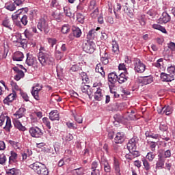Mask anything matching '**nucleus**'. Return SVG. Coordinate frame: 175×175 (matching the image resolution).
Masks as SVG:
<instances>
[{"mask_svg": "<svg viewBox=\"0 0 175 175\" xmlns=\"http://www.w3.org/2000/svg\"><path fill=\"white\" fill-rule=\"evenodd\" d=\"M17 97V94L14 90H13L12 93L10 94L7 97H5L3 100L4 105H8L9 106L10 103H12L14 99Z\"/></svg>", "mask_w": 175, "mask_h": 175, "instance_id": "10", "label": "nucleus"}, {"mask_svg": "<svg viewBox=\"0 0 175 175\" xmlns=\"http://www.w3.org/2000/svg\"><path fill=\"white\" fill-rule=\"evenodd\" d=\"M95 47H96L95 42L91 40L84 41L82 46L83 51H85V53H88V54H92V53L95 51Z\"/></svg>", "mask_w": 175, "mask_h": 175, "instance_id": "5", "label": "nucleus"}, {"mask_svg": "<svg viewBox=\"0 0 175 175\" xmlns=\"http://www.w3.org/2000/svg\"><path fill=\"white\" fill-rule=\"evenodd\" d=\"M121 11V4L120 3H117L116 5L113 7V12L116 17V18H120L119 12Z\"/></svg>", "mask_w": 175, "mask_h": 175, "instance_id": "28", "label": "nucleus"}, {"mask_svg": "<svg viewBox=\"0 0 175 175\" xmlns=\"http://www.w3.org/2000/svg\"><path fill=\"white\" fill-rule=\"evenodd\" d=\"M162 65H163V59L162 58L159 59L157 62L154 63V66H156V68H161Z\"/></svg>", "mask_w": 175, "mask_h": 175, "instance_id": "49", "label": "nucleus"}, {"mask_svg": "<svg viewBox=\"0 0 175 175\" xmlns=\"http://www.w3.org/2000/svg\"><path fill=\"white\" fill-rule=\"evenodd\" d=\"M134 70L137 73H143L146 70V65L139 59H135L134 62Z\"/></svg>", "mask_w": 175, "mask_h": 175, "instance_id": "6", "label": "nucleus"}, {"mask_svg": "<svg viewBox=\"0 0 175 175\" xmlns=\"http://www.w3.org/2000/svg\"><path fill=\"white\" fill-rule=\"evenodd\" d=\"M48 42L51 46L54 47V45L57 44V40L54 38H49Z\"/></svg>", "mask_w": 175, "mask_h": 175, "instance_id": "57", "label": "nucleus"}, {"mask_svg": "<svg viewBox=\"0 0 175 175\" xmlns=\"http://www.w3.org/2000/svg\"><path fill=\"white\" fill-rule=\"evenodd\" d=\"M49 120L51 121H59V113L57 110H53L49 113Z\"/></svg>", "mask_w": 175, "mask_h": 175, "instance_id": "17", "label": "nucleus"}, {"mask_svg": "<svg viewBox=\"0 0 175 175\" xmlns=\"http://www.w3.org/2000/svg\"><path fill=\"white\" fill-rule=\"evenodd\" d=\"M154 158H155V155L152 152H148L146 155V159H148V161H152Z\"/></svg>", "mask_w": 175, "mask_h": 175, "instance_id": "63", "label": "nucleus"}, {"mask_svg": "<svg viewBox=\"0 0 175 175\" xmlns=\"http://www.w3.org/2000/svg\"><path fill=\"white\" fill-rule=\"evenodd\" d=\"M142 161H143V165L144 166V169L147 171L150 170V169H151V166L150 165V163H148V161L144 159Z\"/></svg>", "mask_w": 175, "mask_h": 175, "instance_id": "48", "label": "nucleus"}, {"mask_svg": "<svg viewBox=\"0 0 175 175\" xmlns=\"http://www.w3.org/2000/svg\"><path fill=\"white\" fill-rule=\"evenodd\" d=\"M97 36L98 33H96V30L92 29L88 32L87 38L88 39H89V40L92 41L94 40V39H95V38H96Z\"/></svg>", "mask_w": 175, "mask_h": 175, "instance_id": "25", "label": "nucleus"}, {"mask_svg": "<svg viewBox=\"0 0 175 175\" xmlns=\"http://www.w3.org/2000/svg\"><path fill=\"white\" fill-rule=\"evenodd\" d=\"M103 96L102 95V89L98 88L96 92L94 93V99L95 100H102Z\"/></svg>", "mask_w": 175, "mask_h": 175, "instance_id": "29", "label": "nucleus"}, {"mask_svg": "<svg viewBox=\"0 0 175 175\" xmlns=\"http://www.w3.org/2000/svg\"><path fill=\"white\" fill-rule=\"evenodd\" d=\"M53 16L55 18L57 21H61V20H62V14H61V12H55L53 14Z\"/></svg>", "mask_w": 175, "mask_h": 175, "instance_id": "40", "label": "nucleus"}, {"mask_svg": "<svg viewBox=\"0 0 175 175\" xmlns=\"http://www.w3.org/2000/svg\"><path fill=\"white\" fill-rule=\"evenodd\" d=\"M0 126H3V129L6 132H10V129L13 128L12 126V120L8 116L1 115L0 116Z\"/></svg>", "mask_w": 175, "mask_h": 175, "instance_id": "3", "label": "nucleus"}, {"mask_svg": "<svg viewBox=\"0 0 175 175\" xmlns=\"http://www.w3.org/2000/svg\"><path fill=\"white\" fill-rule=\"evenodd\" d=\"M161 79L162 81L170 83V81H173V80H174V77H173V75H170V74L162 72L161 74Z\"/></svg>", "mask_w": 175, "mask_h": 175, "instance_id": "15", "label": "nucleus"}, {"mask_svg": "<svg viewBox=\"0 0 175 175\" xmlns=\"http://www.w3.org/2000/svg\"><path fill=\"white\" fill-rule=\"evenodd\" d=\"M168 47L172 50V51H175V43L174 42H170L168 44Z\"/></svg>", "mask_w": 175, "mask_h": 175, "instance_id": "64", "label": "nucleus"}, {"mask_svg": "<svg viewBox=\"0 0 175 175\" xmlns=\"http://www.w3.org/2000/svg\"><path fill=\"white\" fill-rule=\"evenodd\" d=\"M119 84H122L126 81H128V77L125 75V73H121L119 76H118V80Z\"/></svg>", "mask_w": 175, "mask_h": 175, "instance_id": "27", "label": "nucleus"}, {"mask_svg": "<svg viewBox=\"0 0 175 175\" xmlns=\"http://www.w3.org/2000/svg\"><path fill=\"white\" fill-rule=\"evenodd\" d=\"M66 125L70 129H77V126L72 122H67Z\"/></svg>", "mask_w": 175, "mask_h": 175, "instance_id": "59", "label": "nucleus"}, {"mask_svg": "<svg viewBox=\"0 0 175 175\" xmlns=\"http://www.w3.org/2000/svg\"><path fill=\"white\" fill-rule=\"evenodd\" d=\"M96 72H97L98 73H100L101 76L105 77V71L103 70V67H102V65H100V64L96 65Z\"/></svg>", "mask_w": 175, "mask_h": 175, "instance_id": "34", "label": "nucleus"}, {"mask_svg": "<svg viewBox=\"0 0 175 175\" xmlns=\"http://www.w3.org/2000/svg\"><path fill=\"white\" fill-rule=\"evenodd\" d=\"M2 25H3V27H5V28H8L11 31H13V28H12V25H10V21H9V19L5 18L3 21Z\"/></svg>", "mask_w": 175, "mask_h": 175, "instance_id": "36", "label": "nucleus"}, {"mask_svg": "<svg viewBox=\"0 0 175 175\" xmlns=\"http://www.w3.org/2000/svg\"><path fill=\"white\" fill-rule=\"evenodd\" d=\"M16 159H17V153L14 151H11V157H9V163L16 162Z\"/></svg>", "mask_w": 175, "mask_h": 175, "instance_id": "38", "label": "nucleus"}, {"mask_svg": "<svg viewBox=\"0 0 175 175\" xmlns=\"http://www.w3.org/2000/svg\"><path fill=\"white\" fill-rule=\"evenodd\" d=\"M64 11L67 17H72V16H73V14H72V11H70V9L68 8H64Z\"/></svg>", "mask_w": 175, "mask_h": 175, "instance_id": "51", "label": "nucleus"}, {"mask_svg": "<svg viewBox=\"0 0 175 175\" xmlns=\"http://www.w3.org/2000/svg\"><path fill=\"white\" fill-rule=\"evenodd\" d=\"M37 28L41 32H44V33H49V32H50V27L49 26V22H47V17L44 16L39 20Z\"/></svg>", "mask_w": 175, "mask_h": 175, "instance_id": "4", "label": "nucleus"}, {"mask_svg": "<svg viewBox=\"0 0 175 175\" xmlns=\"http://www.w3.org/2000/svg\"><path fill=\"white\" fill-rule=\"evenodd\" d=\"M145 135L146 137H152V139H158L159 136L158 134H154L151 131H146Z\"/></svg>", "mask_w": 175, "mask_h": 175, "instance_id": "37", "label": "nucleus"}, {"mask_svg": "<svg viewBox=\"0 0 175 175\" xmlns=\"http://www.w3.org/2000/svg\"><path fill=\"white\" fill-rule=\"evenodd\" d=\"M29 132L32 137H36V139L43 136V131L38 126L30 128Z\"/></svg>", "mask_w": 175, "mask_h": 175, "instance_id": "7", "label": "nucleus"}, {"mask_svg": "<svg viewBox=\"0 0 175 175\" xmlns=\"http://www.w3.org/2000/svg\"><path fill=\"white\" fill-rule=\"evenodd\" d=\"M70 31V26L69 25H64L62 27V33H68Z\"/></svg>", "mask_w": 175, "mask_h": 175, "instance_id": "43", "label": "nucleus"}, {"mask_svg": "<svg viewBox=\"0 0 175 175\" xmlns=\"http://www.w3.org/2000/svg\"><path fill=\"white\" fill-rule=\"evenodd\" d=\"M125 140V134L123 132H118L116 134L115 143L120 144Z\"/></svg>", "mask_w": 175, "mask_h": 175, "instance_id": "11", "label": "nucleus"}, {"mask_svg": "<svg viewBox=\"0 0 175 175\" xmlns=\"http://www.w3.org/2000/svg\"><path fill=\"white\" fill-rule=\"evenodd\" d=\"M118 79V75H117L116 72H112L108 75V81L111 83V84H116Z\"/></svg>", "mask_w": 175, "mask_h": 175, "instance_id": "18", "label": "nucleus"}, {"mask_svg": "<svg viewBox=\"0 0 175 175\" xmlns=\"http://www.w3.org/2000/svg\"><path fill=\"white\" fill-rule=\"evenodd\" d=\"M114 118L116 120V121H117L118 122H122L123 120L125 119V118L122 116L120 115H116L114 116Z\"/></svg>", "mask_w": 175, "mask_h": 175, "instance_id": "55", "label": "nucleus"}, {"mask_svg": "<svg viewBox=\"0 0 175 175\" xmlns=\"http://www.w3.org/2000/svg\"><path fill=\"white\" fill-rule=\"evenodd\" d=\"M26 64L28 66H33L35 64H36V57L33 55L27 53V59H26Z\"/></svg>", "mask_w": 175, "mask_h": 175, "instance_id": "12", "label": "nucleus"}, {"mask_svg": "<svg viewBox=\"0 0 175 175\" xmlns=\"http://www.w3.org/2000/svg\"><path fill=\"white\" fill-rule=\"evenodd\" d=\"M8 143L11 146H12V147L14 148H15V150H20V148H21V144H20V143H18V142H16L14 141L10 140V141H8Z\"/></svg>", "mask_w": 175, "mask_h": 175, "instance_id": "33", "label": "nucleus"}, {"mask_svg": "<svg viewBox=\"0 0 175 175\" xmlns=\"http://www.w3.org/2000/svg\"><path fill=\"white\" fill-rule=\"evenodd\" d=\"M89 8L90 10H96L98 9V5H96V1L95 0H92L90 1V5L89 6Z\"/></svg>", "mask_w": 175, "mask_h": 175, "instance_id": "41", "label": "nucleus"}, {"mask_svg": "<svg viewBox=\"0 0 175 175\" xmlns=\"http://www.w3.org/2000/svg\"><path fill=\"white\" fill-rule=\"evenodd\" d=\"M77 20L79 23H81V24H83V23H84V16L81 14H77Z\"/></svg>", "mask_w": 175, "mask_h": 175, "instance_id": "52", "label": "nucleus"}, {"mask_svg": "<svg viewBox=\"0 0 175 175\" xmlns=\"http://www.w3.org/2000/svg\"><path fill=\"white\" fill-rule=\"evenodd\" d=\"M137 20L141 25H146V16L140 15L138 16Z\"/></svg>", "mask_w": 175, "mask_h": 175, "instance_id": "44", "label": "nucleus"}, {"mask_svg": "<svg viewBox=\"0 0 175 175\" xmlns=\"http://www.w3.org/2000/svg\"><path fill=\"white\" fill-rule=\"evenodd\" d=\"M74 118H75V121L77 122H78V124H82L83 117H81V116H74Z\"/></svg>", "mask_w": 175, "mask_h": 175, "instance_id": "60", "label": "nucleus"}, {"mask_svg": "<svg viewBox=\"0 0 175 175\" xmlns=\"http://www.w3.org/2000/svg\"><path fill=\"white\" fill-rule=\"evenodd\" d=\"M29 168L34 170L38 175H49V169L46 165L39 161H36L29 165Z\"/></svg>", "mask_w": 175, "mask_h": 175, "instance_id": "2", "label": "nucleus"}, {"mask_svg": "<svg viewBox=\"0 0 175 175\" xmlns=\"http://www.w3.org/2000/svg\"><path fill=\"white\" fill-rule=\"evenodd\" d=\"M101 166H104V170L106 173H110L111 172V167H110V164H109L107 160H102Z\"/></svg>", "mask_w": 175, "mask_h": 175, "instance_id": "24", "label": "nucleus"}, {"mask_svg": "<svg viewBox=\"0 0 175 175\" xmlns=\"http://www.w3.org/2000/svg\"><path fill=\"white\" fill-rule=\"evenodd\" d=\"M118 50H119V46H118V44L117 43V41L113 40L112 41V51H113V53H117V51H118Z\"/></svg>", "mask_w": 175, "mask_h": 175, "instance_id": "45", "label": "nucleus"}, {"mask_svg": "<svg viewBox=\"0 0 175 175\" xmlns=\"http://www.w3.org/2000/svg\"><path fill=\"white\" fill-rule=\"evenodd\" d=\"M167 70L170 76H173V77H174V76H175V66H171L168 67Z\"/></svg>", "mask_w": 175, "mask_h": 175, "instance_id": "39", "label": "nucleus"}, {"mask_svg": "<svg viewBox=\"0 0 175 175\" xmlns=\"http://www.w3.org/2000/svg\"><path fill=\"white\" fill-rule=\"evenodd\" d=\"M163 109L164 114H165V116H169L170 114H172L173 111V109L169 105L163 107Z\"/></svg>", "mask_w": 175, "mask_h": 175, "instance_id": "35", "label": "nucleus"}, {"mask_svg": "<svg viewBox=\"0 0 175 175\" xmlns=\"http://www.w3.org/2000/svg\"><path fill=\"white\" fill-rule=\"evenodd\" d=\"M13 70L16 73L14 77V79L16 80V81H18V80H21V79H23V77H24L25 76L24 72L20 70L18 67H16V66L14 67Z\"/></svg>", "mask_w": 175, "mask_h": 175, "instance_id": "13", "label": "nucleus"}, {"mask_svg": "<svg viewBox=\"0 0 175 175\" xmlns=\"http://www.w3.org/2000/svg\"><path fill=\"white\" fill-rule=\"evenodd\" d=\"M139 81L142 84H144V85H147V84H151V83L154 81V79L151 76L143 77Z\"/></svg>", "mask_w": 175, "mask_h": 175, "instance_id": "20", "label": "nucleus"}, {"mask_svg": "<svg viewBox=\"0 0 175 175\" xmlns=\"http://www.w3.org/2000/svg\"><path fill=\"white\" fill-rule=\"evenodd\" d=\"M113 169L116 175H121V168L120 167V161L118 159H113Z\"/></svg>", "mask_w": 175, "mask_h": 175, "instance_id": "19", "label": "nucleus"}, {"mask_svg": "<svg viewBox=\"0 0 175 175\" xmlns=\"http://www.w3.org/2000/svg\"><path fill=\"white\" fill-rule=\"evenodd\" d=\"M5 9L10 10V12H13L14 10H16V5H14V3H10L5 6Z\"/></svg>", "mask_w": 175, "mask_h": 175, "instance_id": "54", "label": "nucleus"}, {"mask_svg": "<svg viewBox=\"0 0 175 175\" xmlns=\"http://www.w3.org/2000/svg\"><path fill=\"white\" fill-rule=\"evenodd\" d=\"M158 157H161L164 159H166V158H170V157H172V152L170 150H167L162 153H159Z\"/></svg>", "mask_w": 175, "mask_h": 175, "instance_id": "31", "label": "nucleus"}, {"mask_svg": "<svg viewBox=\"0 0 175 175\" xmlns=\"http://www.w3.org/2000/svg\"><path fill=\"white\" fill-rule=\"evenodd\" d=\"M98 14H99V10L96 9L92 12L91 17H92V18H96Z\"/></svg>", "mask_w": 175, "mask_h": 175, "instance_id": "58", "label": "nucleus"}, {"mask_svg": "<svg viewBox=\"0 0 175 175\" xmlns=\"http://www.w3.org/2000/svg\"><path fill=\"white\" fill-rule=\"evenodd\" d=\"M26 111L27 110L25 109V108L21 107L14 114V116L17 120H18L19 118H22V117H24V116H25Z\"/></svg>", "mask_w": 175, "mask_h": 175, "instance_id": "21", "label": "nucleus"}, {"mask_svg": "<svg viewBox=\"0 0 175 175\" xmlns=\"http://www.w3.org/2000/svg\"><path fill=\"white\" fill-rule=\"evenodd\" d=\"M42 88H43V86L39 83H36L35 86L32 87L31 95L36 100H39V92L42 91Z\"/></svg>", "mask_w": 175, "mask_h": 175, "instance_id": "8", "label": "nucleus"}, {"mask_svg": "<svg viewBox=\"0 0 175 175\" xmlns=\"http://www.w3.org/2000/svg\"><path fill=\"white\" fill-rule=\"evenodd\" d=\"M42 122L46 125V126L48 128V129H51V126L50 123V120H49V118L44 117L42 118Z\"/></svg>", "mask_w": 175, "mask_h": 175, "instance_id": "46", "label": "nucleus"}, {"mask_svg": "<svg viewBox=\"0 0 175 175\" xmlns=\"http://www.w3.org/2000/svg\"><path fill=\"white\" fill-rule=\"evenodd\" d=\"M38 58L42 66L54 64V57H51V53L44 47H40Z\"/></svg>", "mask_w": 175, "mask_h": 175, "instance_id": "1", "label": "nucleus"}, {"mask_svg": "<svg viewBox=\"0 0 175 175\" xmlns=\"http://www.w3.org/2000/svg\"><path fill=\"white\" fill-rule=\"evenodd\" d=\"M159 129L160 131H162V132H166V131H167L168 129L167 124L165 123H161L159 126Z\"/></svg>", "mask_w": 175, "mask_h": 175, "instance_id": "53", "label": "nucleus"}, {"mask_svg": "<svg viewBox=\"0 0 175 175\" xmlns=\"http://www.w3.org/2000/svg\"><path fill=\"white\" fill-rule=\"evenodd\" d=\"M158 157H159V160L156 163V167L157 168L163 167L165 165V161H166V159H163V157H161V156H158Z\"/></svg>", "mask_w": 175, "mask_h": 175, "instance_id": "30", "label": "nucleus"}, {"mask_svg": "<svg viewBox=\"0 0 175 175\" xmlns=\"http://www.w3.org/2000/svg\"><path fill=\"white\" fill-rule=\"evenodd\" d=\"M81 90L83 94H87L90 96V93H88V90H90V85H83L81 87Z\"/></svg>", "mask_w": 175, "mask_h": 175, "instance_id": "42", "label": "nucleus"}, {"mask_svg": "<svg viewBox=\"0 0 175 175\" xmlns=\"http://www.w3.org/2000/svg\"><path fill=\"white\" fill-rule=\"evenodd\" d=\"M170 16L167 12H163L161 16L159 19V23L160 24H166V23H169L170 21Z\"/></svg>", "mask_w": 175, "mask_h": 175, "instance_id": "14", "label": "nucleus"}, {"mask_svg": "<svg viewBox=\"0 0 175 175\" xmlns=\"http://www.w3.org/2000/svg\"><path fill=\"white\" fill-rule=\"evenodd\" d=\"M100 55L101 57V62H103V64L104 65H107V64H109V59L107 58L108 55L107 53H106V51H100Z\"/></svg>", "mask_w": 175, "mask_h": 175, "instance_id": "23", "label": "nucleus"}, {"mask_svg": "<svg viewBox=\"0 0 175 175\" xmlns=\"http://www.w3.org/2000/svg\"><path fill=\"white\" fill-rule=\"evenodd\" d=\"M72 35L75 38H80L81 36V30L77 27H72Z\"/></svg>", "mask_w": 175, "mask_h": 175, "instance_id": "26", "label": "nucleus"}, {"mask_svg": "<svg viewBox=\"0 0 175 175\" xmlns=\"http://www.w3.org/2000/svg\"><path fill=\"white\" fill-rule=\"evenodd\" d=\"M6 162V156L5 154H0V165H3Z\"/></svg>", "mask_w": 175, "mask_h": 175, "instance_id": "62", "label": "nucleus"}, {"mask_svg": "<svg viewBox=\"0 0 175 175\" xmlns=\"http://www.w3.org/2000/svg\"><path fill=\"white\" fill-rule=\"evenodd\" d=\"M129 152L131 156L133 157V158H137V157H139L140 155V153L139 152V151L136 150H129Z\"/></svg>", "mask_w": 175, "mask_h": 175, "instance_id": "50", "label": "nucleus"}, {"mask_svg": "<svg viewBox=\"0 0 175 175\" xmlns=\"http://www.w3.org/2000/svg\"><path fill=\"white\" fill-rule=\"evenodd\" d=\"M21 21L23 25H27L28 24V16H27V15H23L21 19Z\"/></svg>", "mask_w": 175, "mask_h": 175, "instance_id": "56", "label": "nucleus"}, {"mask_svg": "<svg viewBox=\"0 0 175 175\" xmlns=\"http://www.w3.org/2000/svg\"><path fill=\"white\" fill-rule=\"evenodd\" d=\"M6 174L8 175H16V169L12 168V169L8 170L6 171Z\"/></svg>", "mask_w": 175, "mask_h": 175, "instance_id": "61", "label": "nucleus"}, {"mask_svg": "<svg viewBox=\"0 0 175 175\" xmlns=\"http://www.w3.org/2000/svg\"><path fill=\"white\" fill-rule=\"evenodd\" d=\"M13 124H14L15 128H16V129H18V131L25 132V131H26V129H27V128H25V126H23L21 122H20V120H18V119H17V118L13 119Z\"/></svg>", "mask_w": 175, "mask_h": 175, "instance_id": "16", "label": "nucleus"}, {"mask_svg": "<svg viewBox=\"0 0 175 175\" xmlns=\"http://www.w3.org/2000/svg\"><path fill=\"white\" fill-rule=\"evenodd\" d=\"M63 57H64V53L61 52V51L57 50V46H56V49L55 51V57L57 61H59L62 59Z\"/></svg>", "mask_w": 175, "mask_h": 175, "instance_id": "32", "label": "nucleus"}, {"mask_svg": "<svg viewBox=\"0 0 175 175\" xmlns=\"http://www.w3.org/2000/svg\"><path fill=\"white\" fill-rule=\"evenodd\" d=\"M137 142H139V138L137 137H133L129 141L127 144L129 151H131V150H136V144H137Z\"/></svg>", "mask_w": 175, "mask_h": 175, "instance_id": "9", "label": "nucleus"}, {"mask_svg": "<svg viewBox=\"0 0 175 175\" xmlns=\"http://www.w3.org/2000/svg\"><path fill=\"white\" fill-rule=\"evenodd\" d=\"M83 172L84 171L83 170V169L81 167L76 168L72 170V174L73 175H81V174H83Z\"/></svg>", "mask_w": 175, "mask_h": 175, "instance_id": "47", "label": "nucleus"}, {"mask_svg": "<svg viewBox=\"0 0 175 175\" xmlns=\"http://www.w3.org/2000/svg\"><path fill=\"white\" fill-rule=\"evenodd\" d=\"M23 59L24 54L23 53V52L21 51L15 52L12 57V59L14 61H23Z\"/></svg>", "mask_w": 175, "mask_h": 175, "instance_id": "22", "label": "nucleus"}]
</instances>
